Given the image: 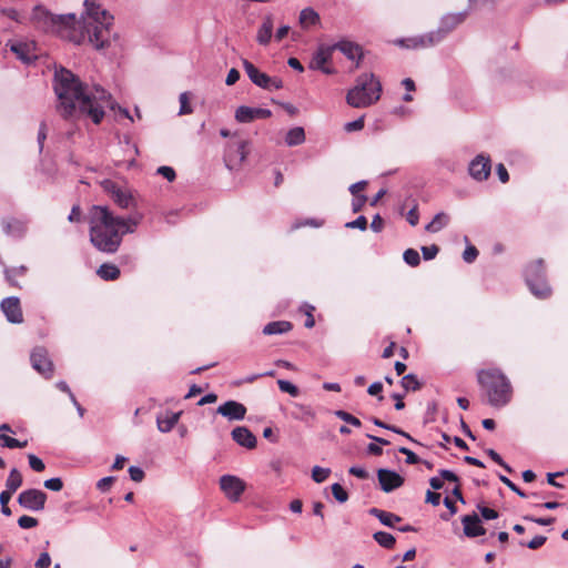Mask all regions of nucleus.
I'll use <instances>...</instances> for the list:
<instances>
[{
  "mask_svg": "<svg viewBox=\"0 0 568 568\" xmlns=\"http://www.w3.org/2000/svg\"><path fill=\"white\" fill-rule=\"evenodd\" d=\"M53 89L58 97L57 110L64 119L88 116L99 124L105 114V109H115L112 95L103 88H89L79 77L65 68L57 69L53 78Z\"/></svg>",
  "mask_w": 568,
  "mask_h": 568,
  "instance_id": "1",
  "label": "nucleus"
},
{
  "mask_svg": "<svg viewBox=\"0 0 568 568\" xmlns=\"http://www.w3.org/2000/svg\"><path fill=\"white\" fill-rule=\"evenodd\" d=\"M142 214L135 212L128 217L115 216L108 206L93 205L89 211L90 241L104 253H115L124 234L133 233Z\"/></svg>",
  "mask_w": 568,
  "mask_h": 568,
  "instance_id": "2",
  "label": "nucleus"
},
{
  "mask_svg": "<svg viewBox=\"0 0 568 568\" xmlns=\"http://www.w3.org/2000/svg\"><path fill=\"white\" fill-rule=\"evenodd\" d=\"M30 21L36 29L44 33H54L74 43H80V37L74 34L77 26L74 13L54 14L44 6L37 4L32 9Z\"/></svg>",
  "mask_w": 568,
  "mask_h": 568,
  "instance_id": "3",
  "label": "nucleus"
},
{
  "mask_svg": "<svg viewBox=\"0 0 568 568\" xmlns=\"http://www.w3.org/2000/svg\"><path fill=\"white\" fill-rule=\"evenodd\" d=\"M84 12L81 18L84 20L85 28L89 32V41L98 50L109 45V39L105 33L109 32L113 23V16L100 4L92 0H84Z\"/></svg>",
  "mask_w": 568,
  "mask_h": 568,
  "instance_id": "4",
  "label": "nucleus"
},
{
  "mask_svg": "<svg viewBox=\"0 0 568 568\" xmlns=\"http://www.w3.org/2000/svg\"><path fill=\"white\" fill-rule=\"evenodd\" d=\"M468 12L447 13L442 17L439 27L428 33L408 39H399L396 43L403 48L417 49L428 48L442 42L452 31L460 26L467 18Z\"/></svg>",
  "mask_w": 568,
  "mask_h": 568,
  "instance_id": "5",
  "label": "nucleus"
},
{
  "mask_svg": "<svg viewBox=\"0 0 568 568\" xmlns=\"http://www.w3.org/2000/svg\"><path fill=\"white\" fill-rule=\"evenodd\" d=\"M478 383L486 390L488 404L494 407L506 406L513 396V387L507 376L499 369L478 373Z\"/></svg>",
  "mask_w": 568,
  "mask_h": 568,
  "instance_id": "6",
  "label": "nucleus"
},
{
  "mask_svg": "<svg viewBox=\"0 0 568 568\" xmlns=\"http://www.w3.org/2000/svg\"><path fill=\"white\" fill-rule=\"evenodd\" d=\"M382 93V84L373 73L361 74L354 88L346 94V102L352 108L362 109L376 103Z\"/></svg>",
  "mask_w": 568,
  "mask_h": 568,
  "instance_id": "7",
  "label": "nucleus"
},
{
  "mask_svg": "<svg viewBox=\"0 0 568 568\" xmlns=\"http://www.w3.org/2000/svg\"><path fill=\"white\" fill-rule=\"evenodd\" d=\"M525 281L537 298H547L551 295V288L546 281L544 260L539 258L526 266Z\"/></svg>",
  "mask_w": 568,
  "mask_h": 568,
  "instance_id": "8",
  "label": "nucleus"
},
{
  "mask_svg": "<svg viewBox=\"0 0 568 568\" xmlns=\"http://www.w3.org/2000/svg\"><path fill=\"white\" fill-rule=\"evenodd\" d=\"M101 187L120 209H138L135 193L129 186L105 179L101 182Z\"/></svg>",
  "mask_w": 568,
  "mask_h": 568,
  "instance_id": "9",
  "label": "nucleus"
},
{
  "mask_svg": "<svg viewBox=\"0 0 568 568\" xmlns=\"http://www.w3.org/2000/svg\"><path fill=\"white\" fill-rule=\"evenodd\" d=\"M247 141L239 135L234 134L231 136V139L227 141L225 145L224 151V163L225 166L229 170H235L241 166L242 162L244 161L246 154H247Z\"/></svg>",
  "mask_w": 568,
  "mask_h": 568,
  "instance_id": "10",
  "label": "nucleus"
},
{
  "mask_svg": "<svg viewBox=\"0 0 568 568\" xmlns=\"http://www.w3.org/2000/svg\"><path fill=\"white\" fill-rule=\"evenodd\" d=\"M47 494L40 489L30 488L21 491L18 496V504L31 511H41L44 509Z\"/></svg>",
  "mask_w": 568,
  "mask_h": 568,
  "instance_id": "11",
  "label": "nucleus"
},
{
  "mask_svg": "<svg viewBox=\"0 0 568 568\" xmlns=\"http://www.w3.org/2000/svg\"><path fill=\"white\" fill-rule=\"evenodd\" d=\"M221 490L231 501H237L245 490V483L233 475H224L220 478Z\"/></svg>",
  "mask_w": 568,
  "mask_h": 568,
  "instance_id": "12",
  "label": "nucleus"
},
{
  "mask_svg": "<svg viewBox=\"0 0 568 568\" xmlns=\"http://www.w3.org/2000/svg\"><path fill=\"white\" fill-rule=\"evenodd\" d=\"M32 367L45 378H50L53 374V363L48 357L44 347H36L30 356Z\"/></svg>",
  "mask_w": 568,
  "mask_h": 568,
  "instance_id": "13",
  "label": "nucleus"
},
{
  "mask_svg": "<svg viewBox=\"0 0 568 568\" xmlns=\"http://www.w3.org/2000/svg\"><path fill=\"white\" fill-rule=\"evenodd\" d=\"M332 54V45H320L316 52L312 55L308 68L311 70H320L325 74H333L335 70L325 65L331 61Z\"/></svg>",
  "mask_w": 568,
  "mask_h": 568,
  "instance_id": "14",
  "label": "nucleus"
},
{
  "mask_svg": "<svg viewBox=\"0 0 568 568\" xmlns=\"http://www.w3.org/2000/svg\"><path fill=\"white\" fill-rule=\"evenodd\" d=\"M491 163L488 156L477 155L468 166L469 175L476 181H485L490 175Z\"/></svg>",
  "mask_w": 568,
  "mask_h": 568,
  "instance_id": "15",
  "label": "nucleus"
},
{
  "mask_svg": "<svg viewBox=\"0 0 568 568\" xmlns=\"http://www.w3.org/2000/svg\"><path fill=\"white\" fill-rule=\"evenodd\" d=\"M377 478L381 489L385 493H390L404 484V478L398 473L386 468L377 470Z\"/></svg>",
  "mask_w": 568,
  "mask_h": 568,
  "instance_id": "16",
  "label": "nucleus"
},
{
  "mask_svg": "<svg viewBox=\"0 0 568 568\" xmlns=\"http://www.w3.org/2000/svg\"><path fill=\"white\" fill-rule=\"evenodd\" d=\"M272 115L271 110L263 108H251L241 105L235 111V119L241 123H250L256 119H267Z\"/></svg>",
  "mask_w": 568,
  "mask_h": 568,
  "instance_id": "17",
  "label": "nucleus"
},
{
  "mask_svg": "<svg viewBox=\"0 0 568 568\" xmlns=\"http://www.w3.org/2000/svg\"><path fill=\"white\" fill-rule=\"evenodd\" d=\"M8 45L10 47V50L17 55V58L23 63L30 64L37 60V55L34 53V42L13 41L9 42Z\"/></svg>",
  "mask_w": 568,
  "mask_h": 568,
  "instance_id": "18",
  "label": "nucleus"
},
{
  "mask_svg": "<svg viewBox=\"0 0 568 568\" xmlns=\"http://www.w3.org/2000/svg\"><path fill=\"white\" fill-rule=\"evenodd\" d=\"M215 413L222 415L229 420H242L246 414V407L236 400H227L220 405Z\"/></svg>",
  "mask_w": 568,
  "mask_h": 568,
  "instance_id": "19",
  "label": "nucleus"
},
{
  "mask_svg": "<svg viewBox=\"0 0 568 568\" xmlns=\"http://www.w3.org/2000/svg\"><path fill=\"white\" fill-rule=\"evenodd\" d=\"M1 310L4 313L8 322L13 324H20L23 322V315L18 297L10 296L2 300Z\"/></svg>",
  "mask_w": 568,
  "mask_h": 568,
  "instance_id": "20",
  "label": "nucleus"
},
{
  "mask_svg": "<svg viewBox=\"0 0 568 568\" xmlns=\"http://www.w3.org/2000/svg\"><path fill=\"white\" fill-rule=\"evenodd\" d=\"M464 534L468 538L479 537L486 534V529L481 525V520L476 513L462 517Z\"/></svg>",
  "mask_w": 568,
  "mask_h": 568,
  "instance_id": "21",
  "label": "nucleus"
},
{
  "mask_svg": "<svg viewBox=\"0 0 568 568\" xmlns=\"http://www.w3.org/2000/svg\"><path fill=\"white\" fill-rule=\"evenodd\" d=\"M333 51H341L348 60L356 61V67L359 65V61L363 58V49L359 44L348 41L341 40L332 45Z\"/></svg>",
  "mask_w": 568,
  "mask_h": 568,
  "instance_id": "22",
  "label": "nucleus"
},
{
  "mask_svg": "<svg viewBox=\"0 0 568 568\" xmlns=\"http://www.w3.org/2000/svg\"><path fill=\"white\" fill-rule=\"evenodd\" d=\"M232 439L246 449H254L257 444L255 435L245 426H237L231 432Z\"/></svg>",
  "mask_w": 568,
  "mask_h": 568,
  "instance_id": "23",
  "label": "nucleus"
},
{
  "mask_svg": "<svg viewBox=\"0 0 568 568\" xmlns=\"http://www.w3.org/2000/svg\"><path fill=\"white\" fill-rule=\"evenodd\" d=\"M244 70L250 78V80L257 87L262 89H267V83L270 81V75L264 72H261L252 62L248 60H243Z\"/></svg>",
  "mask_w": 568,
  "mask_h": 568,
  "instance_id": "24",
  "label": "nucleus"
},
{
  "mask_svg": "<svg viewBox=\"0 0 568 568\" xmlns=\"http://www.w3.org/2000/svg\"><path fill=\"white\" fill-rule=\"evenodd\" d=\"M2 229L9 236L22 237L27 232V223L17 219L3 220Z\"/></svg>",
  "mask_w": 568,
  "mask_h": 568,
  "instance_id": "25",
  "label": "nucleus"
},
{
  "mask_svg": "<svg viewBox=\"0 0 568 568\" xmlns=\"http://www.w3.org/2000/svg\"><path fill=\"white\" fill-rule=\"evenodd\" d=\"M181 413L165 412L156 417V426L161 433H169L180 419Z\"/></svg>",
  "mask_w": 568,
  "mask_h": 568,
  "instance_id": "26",
  "label": "nucleus"
},
{
  "mask_svg": "<svg viewBox=\"0 0 568 568\" xmlns=\"http://www.w3.org/2000/svg\"><path fill=\"white\" fill-rule=\"evenodd\" d=\"M368 513L369 515L376 517L381 524L389 528H395V524L402 521V517L398 515L376 507L371 508Z\"/></svg>",
  "mask_w": 568,
  "mask_h": 568,
  "instance_id": "27",
  "label": "nucleus"
},
{
  "mask_svg": "<svg viewBox=\"0 0 568 568\" xmlns=\"http://www.w3.org/2000/svg\"><path fill=\"white\" fill-rule=\"evenodd\" d=\"M293 325L287 321H275L270 322L263 328V334L265 335H275V334H284L292 329Z\"/></svg>",
  "mask_w": 568,
  "mask_h": 568,
  "instance_id": "28",
  "label": "nucleus"
},
{
  "mask_svg": "<svg viewBox=\"0 0 568 568\" xmlns=\"http://www.w3.org/2000/svg\"><path fill=\"white\" fill-rule=\"evenodd\" d=\"M305 142V131L302 126L290 129L285 135V143L288 146H297Z\"/></svg>",
  "mask_w": 568,
  "mask_h": 568,
  "instance_id": "29",
  "label": "nucleus"
},
{
  "mask_svg": "<svg viewBox=\"0 0 568 568\" xmlns=\"http://www.w3.org/2000/svg\"><path fill=\"white\" fill-rule=\"evenodd\" d=\"M273 32V21L271 17H267L257 31L256 40L262 45H267L271 41Z\"/></svg>",
  "mask_w": 568,
  "mask_h": 568,
  "instance_id": "30",
  "label": "nucleus"
},
{
  "mask_svg": "<svg viewBox=\"0 0 568 568\" xmlns=\"http://www.w3.org/2000/svg\"><path fill=\"white\" fill-rule=\"evenodd\" d=\"M449 223V216L444 213H437L434 219L425 226V230L430 233L439 232L442 229L447 226Z\"/></svg>",
  "mask_w": 568,
  "mask_h": 568,
  "instance_id": "31",
  "label": "nucleus"
},
{
  "mask_svg": "<svg viewBox=\"0 0 568 568\" xmlns=\"http://www.w3.org/2000/svg\"><path fill=\"white\" fill-rule=\"evenodd\" d=\"M97 274L104 281H114L120 276V270L114 264L104 263L100 265Z\"/></svg>",
  "mask_w": 568,
  "mask_h": 568,
  "instance_id": "32",
  "label": "nucleus"
},
{
  "mask_svg": "<svg viewBox=\"0 0 568 568\" xmlns=\"http://www.w3.org/2000/svg\"><path fill=\"white\" fill-rule=\"evenodd\" d=\"M320 21V16L312 8H305L300 13V23L303 28L314 26Z\"/></svg>",
  "mask_w": 568,
  "mask_h": 568,
  "instance_id": "33",
  "label": "nucleus"
},
{
  "mask_svg": "<svg viewBox=\"0 0 568 568\" xmlns=\"http://www.w3.org/2000/svg\"><path fill=\"white\" fill-rule=\"evenodd\" d=\"M23 479L22 475L17 468H12L9 473V476L6 480V488L10 491L16 493L22 485Z\"/></svg>",
  "mask_w": 568,
  "mask_h": 568,
  "instance_id": "34",
  "label": "nucleus"
},
{
  "mask_svg": "<svg viewBox=\"0 0 568 568\" xmlns=\"http://www.w3.org/2000/svg\"><path fill=\"white\" fill-rule=\"evenodd\" d=\"M373 538L381 547L386 549H392L396 542L395 537L386 531H376Z\"/></svg>",
  "mask_w": 568,
  "mask_h": 568,
  "instance_id": "35",
  "label": "nucleus"
},
{
  "mask_svg": "<svg viewBox=\"0 0 568 568\" xmlns=\"http://www.w3.org/2000/svg\"><path fill=\"white\" fill-rule=\"evenodd\" d=\"M292 416L295 419L307 422L315 417V413L310 406L296 404L295 409L292 412Z\"/></svg>",
  "mask_w": 568,
  "mask_h": 568,
  "instance_id": "36",
  "label": "nucleus"
},
{
  "mask_svg": "<svg viewBox=\"0 0 568 568\" xmlns=\"http://www.w3.org/2000/svg\"><path fill=\"white\" fill-rule=\"evenodd\" d=\"M334 415L344 420L345 423L354 426V427H361L362 426V422L355 417L354 415L349 414L348 412L346 410H343V409H337L334 412Z\"/></svg>",
  "mask_w": 568,
  "mask_h": 568,
  "instance_id": "37",
  "label": "nucleus"
},
{
  "mask_svg": "<svg viewBox=\"0 0 568 568\" xmlns=\"http://www.w3.org/2000/svg\"><path fill=\"white\" fill-rule=\"evenodd\" d=\"M0 442L3 447L11 448V449L12 448H23L28 445L27 440L20 442L18 439L7 436L4 434H0Z\"/></svg>",
  "mask_w": 568,
  "mask_h": 568,
  "instance_id": "38",
  "label": "nucleus"
},
{
  "mask_svg": "<svg viewBox=\"0 0 568 568\" xmlns=\"http://www.w3.org/2000/svg\"><path fill=\"white\" fill-rule=\"evenodd\" d=\"M403 258L412 267H416L420 263L419 253L414 248H407L403 254Z\"/></svg>",
  "mask_w": 568,
  "mask_h": 568,
  "instance_id": "39",
  "label": "nucleus"
},
{
  "mask_svg": "<svg viewBox=\"0 0 568 568\" xmlns=\"http://www.w3.org/2000/svg\"><path fill=\"white\" fill-rule=\"evenodd\" d=\"M329 475H331L329 468L314 466L312 469V479L317 484L325 481Z\"/></svg>",
  "mask_w": 568,
  "mask_h": 568,
  "instance_id": "40",
  "label": "nucleus"
},
{
  "mask_svg": "<svg viewBox=\"0 0 568 568\" xmlns=\"http://www.w3.org/2000/svg\"><path fill=\"white\" fill-rule=\"evenodd\" d=\"M402 386L405 388V390H417L420 387L419 382L417 381L416 376L413 374H408L402 378L400 382Z\"/></svg>",
  "mask_w": 568,
  "mask_h": 568,
  "instance_id": "41",
  "label": "nucleus"
},
{
  "mask_svg": "<svg viewBox=\"0 0 568 568\" xmlns=\"http://www.w3.org/2000/svg\"><path fill=\"white\" fill-rule=\"evenodd\" d=\"M277 386L281 392L287 393L294 397L297 396L300 393L298 388L293 383L285 381V379H278Z\"/></svg>",
  "mask_w": 568,
  "mask_h": 568,
  "instance_id": "42",
  "label": "nucleus"
},
{
  "mask_svg": "<svg viewBox=\"0 0 568 568\" xmlns=\"http://www.w3.org/2000/svg\"><path fill=\"white\" fill-rule=\"evenodd\" d=\"M332 494L334 496V498L338 501V503H345L347 501L348 499V494L347 491L343 488V486L338 483H335L332 485Z\"/></svg>",
  "mask_w": 568,
  "mask_h": 568,
  "instance_id": "43",
  "label": "nucleus"
},
{
  "mask_svg": "<svg viewBox=\"0 0 568 568\" xmlns=\"http://www.w3.org/2000/svg\"><path fill=\"white\" fill-rule=\"evenodd\" d=\"M180 111H179V115H184V114H190L192 113V109L190 106V103H189V92H182L180 94Z\"/></svg>",
  "mask_w": 568,
  "mask_h": 568,
  "instance_id": "44",
  "label": "nucleus"
},
{
  "mask_svg": "<svg viewBox=\"0 0 568 568\" xmlns=\"http://www.w3.org/2000/svg\"><path fill=\"white\" fill-rule=\"evenodd\" d=\"M499 480L504 483L510 490L517 494L521 498H526L527 494L523 491L516 484H514L508 477L504 475L498 476Z\"/></svg>",
  "mask_w": 568,
  "mask_h": 568,
  "instance_id": "45",
  "label": "nucleus"
},
{
  "mask_svg": "<svg viewBox=\"0 0 568 568\" xmlns=\"http://www.w3.org/2000/svg\"><path fill=\"white\" fill-rule=\"evenodd\" d=\"M477 509L479 510L481 517L486 520H493L499 517L498 511L484 505H477Z\"/></svg>",
  "mask_w": 568,
  "mask_h": 568,
  "instance_id": "46",
  "label": "nucleus"
},
{
  "mask_svg": "<svg viewBox=\"0 0 568 568\" xmlns=\"http://www.w3.org/2000/svg\"><path fill=\"white\" fill-rule=\"evenodd\" d=\"M43 486L52 491H60L63 488V481L59 477L44 480Z\"/></svg>",
  "mask_w": 568,
  "mask_h": 568,
  "instance_id": "47",
  "label": "nucleus"
},
{
  "mask_svg": "<svg viewBox=\"0 0 568 568\" xmlns=\"http://www.w3.org/2000/svg\"><path fill=\"white\" fill-rule=\"evenodd\" d=\"M18 525L22 529H30L38 525V519L31 516L23 515L18 519Z\"/></svg>",
  "mask_w": 568,
  "mask_h": 568,
  "instance_id": "48",
  "label": "nucleus"
},
{
  "mask_svg": "<svg viewBox=\"0 0 568 568\" xmlns=\"http://www.w3.org/2000/svg\"><path fill=\"white\" fill-rule=\"evenodd\" d=\"M28 460H29V466L34 470V471H43L44 468H45V465L44 463L42 462V459H40L38 456L33 455V454H29L28 455Z\"/></svg>",
  "mask_w": 568,
  "mask_h": 568,
  "instance_id": "49",
  "label": "nucleus"
},
{
  "mask_svg": "<svg viewBox=\"0 0 568 568\" xmlns=\"http://www.w3.org/2000/svg\"><path fill=\"white\" fill-rule=\"evenodd\" d=\"M156 173L162 175L169 182H173L176 178V173H175L174 169L171 166H166V165L159 166L156 170Z\"/></svg>",
  "mask_w": 568,
  "mask_h": 568,
  "instance_id": "50",
  "label": "nucleus"
},
{
  "mask_svg": "<svg viewBox=\"0 0 568 568\" xmlns=\"http://www.w3.org/2000/svg\"><path fill=\"white\" fill-rule=\"evenodd\" d=\"M398 452L406 456V463L409 465H415L420 463V458L410 449L406 447H399Z\"/></svg>",
  "mask_w": 568,
  "mask_h": 568,
  "instance_id": "51",
  "label": "nucleus"
},
{
  "mask_svg": "<svg viewBox=\"0 0 568 568\" xmlns=\"http://www.w3.org/2000/svg\"><path fill=\"white\" fill-rule=\"evenodd\" d=\"M478 256V250L474 245H467L464 253L463 260L466 263H473Z\"/></svg>",
  "mask_w": 568,
  "mask_h": 568,
  "instance_id": "52",
  "label": "nucleus"
},
{
  "mask_svg": "<svg viewBox=\"0 0 568 568\" xmlns=\"http://www.w3.org/2000/svg\"><path fill=\"white\" fill-rule=\"evenodd\" d=\"M364 128V116H361L354 121L347 122L344 125L346 132L361 131Z\"/></svg>",
  "mask_w": 568,
  "mask_h": 568,
  "instance_id": "53",
  "label": "nucleus"
},
{
  "mask_svg": "<svg viewBox=\"0 0 568 568\" xmlns=\"http://www.w3.org/2000/svg\"><path fill=\"white\" fill-rule=\"evenodd\" d=\"M345 226L348 229L365 231L367 229V219L364 215H361L356 220L346 223Z\"/></svg>",
  "mask_w": 568,
  "mask_h": 568,
  "instance_id": "54",
  "label": "nucleus"
},
{
  "mask_svg": "<svg viewBox=\"0 0 568 568\" xmlns=\"http://www.w3.org/2000/svg\"><path fill=\"white\" fill-rule=\"evenodd\" d=\"M438 252H439V247L437 245H435V244L422 247L423 257L426 261L435 258L436 255L438 254Z\"/></svg>",
  "mask_w": 568,
  "mask_h": 568,
  "instance_id": "55",
  "label": "nucleus"
},
{
  "mask_svg": "<svg viewBox=\"0 0 568 568\" xmlns=\"http://www.w3.org/2000/svg\"><path fill=\"white\" fill-rule=\"evenodd\" d=\"M546 540H547V538L545 536L538 535V536H535L527 544L520 542V545L521 546H526L529 549H538V548H540L546 542Z\"/></svg>",
  "mask_w": 568,
  "mask_h": 568,
  "instance_id": "56",
  "label": "nucleus"
},
{
  "mask_svg": "<svg viewBox=\"0 0 568 568\" xmlns=\"http://www.w3.org/2000/svg\"><path fill=\"white\" fill-rule=\"evenodd\" d=\"M129 475H130V478L135 481V483H140L144 479V471L142 468L138 467V466H130L129 467Z\"/></svg>",
  "mask_w": 568,
  "mask_h": 568,
  "instance_id": "57",
  "label": "nucleus"
},
{
  "mask_svg": "<svg viewBox=\"0 0 568 568\" xmlns=\"http://www.w3.org/2000/svg\"><path fill=\"white\" fill-rule=\"evenodd\" d=\"M406 220L412 226H415L418 224L419 214H418V205L417 204H414L413 207L407 212Z\"/></svg>",
  "mask_w": 568,
  "mask_h": 568,
  "instance_id": "58",
  "label": "nucleus"
},
{
  "mask_svg": "<svg viewBox=\"0 0 568 568\" xmlns=\"http://www.w3.org/2000/svg\"><path fill=\"white\" fill-rule=\"evenodd\" d=\"M26 270L27 268L24 266H20L18 268L14 267V268L6 270V277H7V280L9 281L10 284L14 285L13 277L14 276L23 275Z\"/></svg>",
  "mask_w": 568,
  "mask_h": 568,
  "instance_id": "59",
  "label": "nucleus"
},
{
  "mask_svg": "<svg viewBox=\"0 0 568 568\" xmlns=\"http://www.w3.org/2000/svg\"><path fill=\"white\" fill-rule=\"evenodd\" d=\"M51 565V557L48 552H42L34 564L36 568H48Z\"/></svg>",
  "mask_w": 568,
  "mask_h": 568,
  "instance_id": "60",
  "label": "nucleus"
},
{
  "mask_svg": "<svg viewBox=\"0 0 568 568\" xmlns=\"http://www.w3.org/2000/svg\"><path fill=\"white\" fill-rule=\"evenodd\" d=\"M348 473L359 479H367L369 477L368 471L359 466H352Z\"/></svg>",
  "mask_w": 568,
  "mask_h": 568,
  "instance_id": "61",
  "label": "nucleus"
},
{
  "mask_svg": "<svg viewBox=\"0 0 568 568\" xmlns=\"http://www.w3.org/2000/svg\"><path fill=\"white\" fill-rule=\"evenodd\" d=\"M366 201H367V197L365 195L354 196V199L352 201L353 212L357 213V212L362 211V209L365 205Z\"/></svg>",
  "mask_w": 568,
  "mask_h": 568,
  "instance_id": "62",
  "label": "nucleus"
},
{
  "mask_svg": "<svg viewBox=\"0 0 568 568\" xmlns=\"http://www.w3.org/2000/svg\"><path fill=\"white\" fill-rule=\"evenodd\" d=\"M383 390V384L381 382H375L369 385L367 393L372 396H378L379 400H383L384 397L381 395Z\"/></svg>",
  "mask_w": 568,
  "mask_h": 568,
  "instance_id": "63",
  "label": "nucleus"
},
{
  "mask_svg": "<svg viewBox=\"0 0 568 568\" xmlns=\"http://www.w3.org/2000/svg\"><path fill=\"white\" fill-rule=\"evenodd\" d=\"M113 481L114 477L112 476L103 477L97 483V488L104 493L110 489Z\"/></svg>",
  "mask_w": 568,
  "mask_h": 568,
  "instance_id": "64",
  "label": "nucleus"
}]
</instances>
